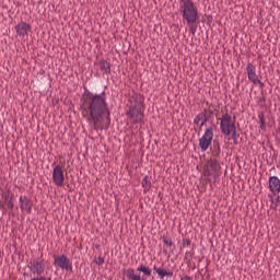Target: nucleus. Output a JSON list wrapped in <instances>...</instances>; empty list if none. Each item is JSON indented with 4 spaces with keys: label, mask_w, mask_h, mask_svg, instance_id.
I'll return each mask as SVG.
<instances>
[{
    "label": "nucleus",
    "mask_w": 280,
    "mask_h": 280,
    "mask_svg": "<svg viewBox=\"0 0 280 280\" xmlns=\"http://www.w3.org/2000/svg\"><path fill=\"white\" fill-rule=\"evenodd\" d=\"M5 203L10 213H12L14 211V201H7Z\"/></svg>",
    "instance_id": "23"
},
{
    "label": "nucleus",
    "mask_w": 280,
    "mask_h": 280,
    "mask_svg": "<svg viewBox=\"0 0 280 280\" xmlns=\"http://www.w3.org/2000/svg\"><path fill=\"white\" fill-rule=\"evenodd\" d=\"M213 156H214V159H218V156H220V147H218V150L215 151Z\"/></svg>",
    "instance_id": "28"
},
{
    "label": "nucleus",
    "mask_w": 280,
    "mask_h": 280,
    "mask_svg": "<svg viewBox=\"0 0 280 280\" xmlns=\"http://www.w3.org/2000/svg\"><path fill=\"white\" fill-rule=\"evenodd\" d=\"M137 270H138V272H143V275H145L147 277H150L152 275V269H150V267H145L143 265H141Z\"/></svg>",
    "instance_id": "20"
},
{
    "label": "nucleus",
    "mask_w": 280,
    "mask_h": 280,
    "mask_svg": "<svg viewBox=\"0 0 280 280\" xmlns=\"http://www.w3.org/2000/svg\"><path fill=\"white\" fill-rule=\"evenodd\" d=\"M39 280H51V278L40 277Z\"/></svg>",
    "instance_id": "32"
},
{
    "label": "nucleus",
    "mask_w": 280,
    "mask_h": 280,
    "mask_svg": "<svg viewBox=\"0 0 280 280\" xmlns=\"http://www.w3.org/2000/svg\"><path fill=\"white\" fill-rule=\"evenodd\" d=\"M31 270L34 275H43L45 272V264L43 260H31Z\"/></svg>",
    "instance_id": "11"
},
{
    "label": "nucleus",
    "mask_w": 280,
    "mask_h": 280,
    "mask_svg": "<svg viewBox=\"0 0 280 280\" xmlns=\"http://www.w3.org/2000/svg\"><path fill=\"white\" fill-rule=\"evenodd\" d=\"M23 276H24V277H28V273H27V272H24Z\"/></svg>",
    "instance_id": "34"
},
{
    "label": "nucleus",
    "mask_w": 280,
    "mask_h": 280,
    "mask_svg": "<svg viewBox=\"0 0 280 280\" xmlns=\"http://www.w3.org/2000/svg\"><path fill=\"white\" fill-rule=\"evenodd\" d=\"M211 141H213V127L207 128L205 135L199 139V148H201L202 152L209 150Z\"/></svg>",
    "instance_id": "6"
},
{
    "label": "nucleus",
    "mask_w": 280,
    "mask_h": 280,
    "mask_svg": "<svg viewBox=\"0 0 280 280\" xmlns=\"http://www.w3.org/2000/svg\"><path fill=\"white\" fill-rule=\"evenodd\" d=\"M246 71L249 82H253V84H257V82H259V77H257L255 65L247 63Z\"/></svg>",
    "instance_id": "10"
},
{
    "label": "nucleus",
    "mask_w": 280,
    "mask_h": 280,
    "mask_svg": "<svg viewBox=\"0 0 280 280\" xmlns=\"http://www.w3.org/2000/svg\"><path fill=\"white\" fill-rule=\"evenodd\" d=\"M55 264L62 270H73V266L71 265V260L66 255H61L59 257H55Z\"/></svg>",
    "instance_id": "8"
},
{
    "label": "nucleus",
    "mask_w": 280,
    "mask_h": 280,
    "mask_svg": "<svg viewBox=\"0 0 280 280\" xmlns=\"http://www.w3.org/2000/svg\"><path fill=\"white\" fill-rule=\"evenodd\" d=\"M271 209H277V205L276 206H271Z\"/></svg>",
    "instance_id": "35"
},
{
    "label": "nucleus",
    "mask_w": 280,
    "mask_h": 280,
    "mask_svg": "<svg viewBox=\"0 0 280 280\" xmlns=\"http://www.w3.org/2000/svg\"><path fill=\"white\" fill-rule=\"evenodd\" d=\"M34 207V201L27 196L20 197V209L25 213H32V208Z\"/></svg>",
    "instance_id": "9"
},
{
    "label": "nucleus",
    "mask_w": 280,
    "mask_h": 280,
    "mask_svg": "<svg viewBox=\"0 0 280 280\" xmlns=\"http://www.w3.org/2000/svg\"><path fill=\"white\" fill-rule=\"evenodd\" d=\"M126 277H127V279H129V280H147L145 277H142V278H141V276L136 275V273H135V269H132V268L127 269V271H126Z\"/></svg>",
    "instance_id": "15"
},
{
    "label": "nucleus",
    "mask_w": 280,
    "mask_h": 280,
    "mask_svg": "<svg viewBox=\"0 0 280 280\" xmlns=\"http://www.w3.org/2000/svg\"><path fill=\"white\" fill-rule=\"evenodd\" d=\"M94 264H96L97 266H102V264H104V258L98 256L97 259H94Z\"/></svg>",
    "instance_id": "25"
},
{
    "label": "nucleus",
    "mask_w": 280,
    "mask_h": 280,
    "mask_svg": "<svg viewBox=\"0 0 280 280\" xmlns=\"http://www.w3.org/2000/svg\"><path fill=\"white\" fill-rule=\"evenodd\" d=\"M80 110L82 117L95 132L110 128V109L106 103V92L101 94L85 92L81 96Z\"/></svg>",
    "instance_id": "1"
},
{
    "label": "nucleus",
    "mask_w": 280,
    "mask_h": 280,
    "mask_svg": "<svg viewBox=\"0 0 280 280\" xmlns=\"http://www.w3.org/2000/svg\"><path fill=\"white\" fill-rule=\"evenodd\" d=\"M155 272H158L159 277H174V273L172 271H167L163 268H156L154 267Z\"/></svg>",
    "instance_id": "18"
},
{
    "label": "nucleus",
    "mask_w": 280,
    "mask_h": 280,
    "mask_svg": "<svg viewBox=\"0 0 280 280\" xmlns=\"http://www.w3.org/2000/svg\"><path fill=\"white\" fill-rule=\"evenodd\" d=\"M142 187H143L144 194H148V191H150V189L152 188V182H150V176L147 175L143 177Z\"/></svg>",
    "instance_id": "16"
},
{
    "label": "nucleus",
    "mask_w": 280,
    "mask_h": 280,
    "mask_svg": "<svg viewBox=\"0 0 280 280\" xmlns=\"http://www.w3.org/2000/svg\"><path fill=\"white\" fill-rule=\"evenodd\" d=\"M130 108L127 112V116L132 121V124H141L143 121V97L139 94H136L130 97Z\"/></svg>",
    "instance_id": "3"
},
{
    "label": "nucleus",
    "mask_w": 280,
    "mask_h": 280,
    "mask_svg": "<svg viewBox=\"0 0 280 280\" xmlns=\"http://www.w3.org/2000/svg\"><path fill=\"white\" fill-rule=\"evenodd\" d=\"M220 130L222 135H225V137H229L231 132L237 130V128L235 127V120H233V116H231L229 112L223 114L220 118Z\"/></svg>",
    "instance_id": "4"
},
{
    "label": "nucleus",
    "mask_w": 280,
    "mask_h": 280,
    "mask_svg": "<svg viewBox=\"0 0 280 280\" xmlns=\"http://www.w3.org/2000/svg\"><path fill=\"white\" fill-rule=\"evenodd\" d=\"M52 182L57 187H62L65 185V171H62V166L56 165L52 170Z\"/></svg>",
    "instance_id": "7"
},
{
    "label": "nucleus",
    "mask_w": 280,
    "mask_h": 280,
    "mask_svg": "<svg viewBox=\"0 0 280 280\" xmlns=\"http://www.w3.org/2000/svg\"><path fill=\"white\" fill-rule=\"evenodd\" d=\"M207 117H208V121H209V119H211L213 117V110L207 109Z\"/></svg>",
    "instance_id": "26"
},
{
    "label": "nucleus",
    "mask_w": 280,
    "mask_h": 280,
    "mask_svg": "<svg viewBox=\"0 0 280 280\" xmlns=\"http://www.w3.org/2000/svg\"><path fill=\"white\" fill-rule=\"evenodd\" d=\"M269 191L271 194H280V179L277 176L269 177Z\"/></svg>",
    "instance_id": "12"
},
{
    "label": "nucleus",
    "mask_w": 280,
    "mask_h": 280,
    "mask_svg": "<svg viewBox=\"0 0 280 280\" xmlns=\"http://www.w3.org/2000/svg\"><path fill=\"white\" fill-rule=\"evenodd\" d=\"M232 135V139L235 145H237V129H235L234 131H231Z\"/></svg>",
    "instance_id": "22"
},
{
    "label": "nucleus",
    "mask_w": 280,
    "mask_h": 280,
    "mask_svg": "<svg viewBox=\"0 0 280 280\" xmlns=\"http://www.w3.org/2000/svg\"><path fill=\"white\" fill-rule=\"evenodd\" d=\"M15 30L19 36H26L28 32H32V26L26 22H21L15 26Z\"/></svg>",
    "instance_id": "13"
},
{
    "label": "nucleus",
    "mask_w": 280,
    "mask_h": 280,
    "mask_svg": "<svg viewBox=\"0 0 280 280\" xmlns=\"http://www.w3.org/2000/svg\"><path fill=\"white\" fill-rule=\"evenodd\" d=\"M2 198L4 202H12L14 201V194L12 192V190L8 189L5 194L2 195Z\"/></svg>",
    "instance_id": "19"
},
{
    "label": "nucleus",
    "mask_w": 280,
    "mask_h": 280,
    "mask_svg": "<svg viewBox=\"0 0 280 280\" xmlns=\"http://www.w3.org/2000/svg\"><path fill=\"white\" fill-rule=\"evenodd\" d=\"M0 209H2L3 213H5V206L3 205V201H0Z\"/></svg>",
    "instance_id": "29"
},
{
    "label": "nucleus",
    "mask_w": 280,
    "mask_h": 280,
    "mask_svg": "<svg viewBox=\"0 0 280 280\" xmlns=\"http://www.w3.org/2000/svg\"><path fill=\"white\" fill-rule=\"evenodd\" d=\"M186 257H191V252H187Z\"/></svg>",
    "instance_id": "33"
},
{
    "label": "nucleus",
    "mask_w": 280,
    "mask_h": 280,
    "mask_svg": "<svg viewBox=\"0 0 280 280\" xmlns=\"http://www.w3.org/2000/svg\"><path fill=\"white\" fill-rule=\"evenodd\" d=\"M180 280H192L191 277L189 276H185L184 278H182Z\"/></svg>",
    "instance_id": "30"
},
{
    "label": "nucleus",
    "mask_w": 280,
    "mask_h": 280,
    "mask_svg": "<svg viewBox=\"0 0 280 280\" xmlns=\"http://www.w3.org/2000/svg\"><path fill=\"white\" fill-rule=\"evenodd\" d=\"M258 119L260 124V130H264L266 128V117L264 116V113L258 115Z\"/></svg>",
    "instance_id": "21"
},
{
    "label": "nucleus",
    "mask_w": 280,
    "mask_h": 280,
    "mask_svg": "<svg viewBox=\"0 0 280 280\" xmlns=\"http://www.w3.org/2000/svg\"><path fill=\"white\" fill-rule=\"evenodd\" d=\"M179 10L182 11L184 21L190 27L191 34H196V26L194 23L198 21V8L191 0H182Z\"/></svg>",
    "instance_id": "2"
},
{
    "label": "nucleus",
    "mask_w": 280,
    "mask_h": 280,
    "mask_svg": "<svg viewBox=\"0 0 280 280\" xmlns=\"http://www.w3.org/2000/svg\"><path fill=\"white\" fill-rule=\"evenodd\" d=\"M207 121H209V117H207V109H203V112L199 113L194 119V124L196 126L200 125L201 128L205 124H207Z\"/></svg>",
    "instance_id": "14"
},
{
    "label": "nucleus",
    "mask_w": 280,
    "mask_h": 280,
    "mask_svg": "<svg viewBox=\"0 0 280 280\" xmlns=\"http://www.w3.org/2000/svg\"><path fill=\"white\" fill-rule=\"evenodd\" d=\"M257 84H259L260 88H264V82H261V80H259V82H257Z\"/></svg>",
    "instance_id": "31"
},
{
    "label": "nucleus",
    "mask_w": 280,
    "mask_h": 280,
    "mask_svg": "<svg viewBox=\"0 0 280 280\" xmlns=\"http://www.w3.org/2000/svg\"><path fill=\"white\" fill-rule=\"evenodd\" d=\"M98 67L103 73H110V63L106 60H101Z\"/></svg>",
    "instance_id": "17"
},
{
    "label": "nucleus",
    "mask_w": 280,
    "mask_h": 280,
    "mask_svg": "<svg viewBox=\"0 0 280 280\" xmlns=\"http://www.w3.org/2000/svg\"><path fill=\"white\" fill-rule=\"evenodd\" d=\"M163 243L166 246H173L174 245V242H172V238H170V237H163Z\"/></svg>",
    "instance_id": "24"
},
{
    "label": "nucleus",
    "mask_w": 280,
    "mask_h": 280,
    "mask_svg": "<svg viewBox=\"0 0 280 280\" xmlns=\"http://www.w3.org/2000/svg\"><path fill=\"white\" fill-rule=\"evenodd\" d=\"M191 241H189V238H186L183 241V246H190Z\"/></svg>",
    "instance_id": "27"
},
{
    "label": "nucleus",
    "mask_w": 280,
    "mask_h": 280,
    "mask_svg": "<svg viewBox=\"0 0 280 280\" xmlns=\"http://www.w3.org/2000/svg\"><path fill=\"white\" fill-rule=\"evenodd\" d=\"M220 170V163H218V160L210 159L206 162L203 166V176H213V178H218V171Z\"/></svg>",
    "instance_id": "5"
}]
</instances>
